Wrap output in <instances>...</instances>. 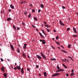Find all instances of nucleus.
<instances>
[{"instance_id": "nucleus-1", "label": "nucleus", "mask_w": 78, "mask_h": 78, "mask_svg": "<svg viewBox=\"0 0 78 78\" xmlns=\"http://www.w3.org/2000/svg\"><path fill=\"white\" fill-rule=\"evenodd\" d=\"M40 54L44 59H47V57H46L45 56V55H44V54L43 53L41 52Z\"/></svg>"}, {"instance_id": "nucleus-2", "label": "nucleus", "mask_w": 78, "mask_h": 78, "mask_svg": "<svg viewBox=\"0 0 78 78\" xmlns=\"http://www.w3.org/2000/svg\"><path fill=\"white\" fill-rule=\"evenodd\" d=\"M59 75V73H54L52 75V76L55 77L56 76H58Z\"/></svg>"}, {"instance_id": "nucleus-3", "label": "nucleus", "mask_w": 78, "mask_h": 78, "mask_svg": "<svg viewBox=\"0 0 78 78\" xmlns=\"http://www.w3.org/2000/svg\"><path fill=\"white\" fill-rule=\"evenodd\" d=\"M59 23L61 25H62V26H64V25H65L64 23H62V21H61V20L60 21Z\"/></svg>"}, {"instance_id": "nucleus-4", "label": "nucleus", "mask_w": 78, "mask_h": 78, "mask_svg": "<svg viewBox=\"0 0 78 78\" xmlns=\"http://www.w3.org/2000/svg\"><path fill=\"white\" fill-rule=\"evenodd\" d=\"M36 57L38 58V59H42V57H41L39 55H37Z\"/></svg>"}, {"instance_id": "nucleus-5", "label": "nucleus", "mask_w": 78, "mask_h": 78, "mask_svg": "<svg viewBox=\"0 0 78 78\" xmlns=\"http://www.w3.org/2000/svg\"><path fill=\"white\" fill-rule=\"evenodd\" d=\"M10 47L11 48V49H12V50H14V47H13V46L12 44H10Z\"/></svg>"}, {"instance_id": "nucleus-6", "label": "nucleus", "mask_w": 78, "mask_h": 78, "mask_svg": "<svg viewBox=\"0 0 78 78\" xmlns=\"http://www.w3.org/2000/svg\"><path fill=\"white\" fill-rule=\"evenodd\" d=\"M16 67L17 68V69H18V70H21V68H20V65H19V66H17Z\"/></svg>"}, {"instance_id": "nucleus-7", "label": "nucleus", "mask_w": 78, "mask_h": 78, "mask_svg": "<svg viewBox=\"0 0 78 78\" xmlns=\"http://www.w3.org/2000/svg\"><path fill=\"white\" fill-rule=\"evenodd\" d=\"M73 31L75 32V33H76V29H75V27H73Z\"/></svg>"}, {"instance_id": "nucleus-8", "label": "nucleus", "mask_w": 78, "mask_h": 78, "mask_svg": "<svg viewBox=\"0 0 78 78\" xmlns=\"http://www.w3.org/2000/svg\"><path fill=\"white\" fill-rule=\"evenodd\" d=\"M46 42H45V40H42V43H43V44H45Z\"/></svg>"}, {"instance_id": "nucleus-9", "label": "nucleus", "mask_w": 78, "mask_h": 78, "mask_svg": "<svg viewBox=\"0 0 78 78\" xmlns=\"http://www.w3.org/2000/svg\"><path fill=\"white\" fill-rule=\"evenodd\" d=\"M44 76H45V77H47V73H46V72H44Z\"/></svg>"}, {"instance_id": "nucleus-10", "label": "nucleus", "mask_w": 78, "mask_h": 78, "mask_svg": "<svg viewBox=\"0 0 78 78\" xmlns=\"http://www.w3.org/2000/svg\"><path fill=\"white\" fill-rule=\"evenodd\" d=\"M10 6L11 8H12V9H14V6H13V5H10Z\"/></svg>"}, {"instance_id": "nucleus-11", "label": "nucleus", "mask_w": 78, "mask_h": 78, "mask_svg": "<svg viewBox=\"0 0 78 78\" xmlns=\"http://www.w3.org/2000/svg\"><path fill=\"white\" fill-rule=\"evenodd\" d=\"M21 73H24L23 68L21 69Z\"/></svg>"}, {"instance_id": "nucleus-12", "label": "nucleus", "mask_w": 78, "mask_h": 78, "mask_svg": "<svg viewBox=\"0 0 78 78\" xmlns=\"http://www.w3.org/2000/svg\"><path fill=\"white\" fill-rule=\"evenodd\" d=\"M7 75V74H6V73H4L3 75H4V77H5V78H6L7 77V76H6Z\"/></svg>"}, {"instance_id": "nucleus-13", "label": "nucleus", "mask_w": 78, "mask_h": 78, "mask_svg": "<svg viewBox=\"0 0 78 78\" xmlns=\"http://www.w3.org/2000/svg\"><path fill=\"white\" fill-rule=\"evenodd\" d=\"M59 70L60 72H64V70L63 69H60Z\"/></svg>"}, {"instance_id": "nucleus-14", "label": "nucleus", "mask_w": 78, "mask_h": 78, "mask_svg": "<svg viewBox=\"0 0 78 78\" xmlns=\"http://www.w3.org/2000/svg\"><path fill=\"white\" fill-rule=\"evenodd\" d=\"M61 51H62L63 52H64V53H67V51H65L64 50H63L62 49L61 50Z\"/></svg>"}, {"instance_id": "nucleus-15", "label": "nucleus", "mask_w": 78, "mask_h": 78, "mask_svg": "<svg viewBox=\"0 0 78 78\" xmlns=\"http://www.w3.org/2000/svg\"><path fill=\"white\" fill-rule=\"evenodd\" d=\"M11 19H12L10 18H8L7 19V21H9V20H11Z\"/></svg>"}, {"instance_id": "nucleus-16", "label": "nucleus", "mask_w": 78, "mask_h": 78, "mask_svg": "<svg viewBox=\"0 0 78 78\" xmlns=\"http://www.w3.org/2000/svg\"><path fill=\"white\" fill-rule=\"evenodd\" d=\"M55 42L56 44H57L58 45H59V44H60V42H57L56 41H55Z\"/></svg>"}, {"instance_id": "nucleus-17", "label": "nucleus", "mask_w": 78, "mask_h": 78, "mask_svg": "<svg viewBox=\"0 0 78 78\" xmlns=\"http://www.w3.org/2000/svg\"><path fill=\"white\" fill-rule=\"evenodd\" d=\"M41 7L42 8H44V5H43V4H41Z\"/></svg>"}, {"instance_id": "nucleus-18", "label": "nucleus", "mask_w": 78, "mask_h": 78, "mask_svg": "<svg viewBox=\"0 0 78 78\" xmlns=\"http://www.w3.org/2000/svg\"><path fill=\"white\" fill-rule=\"evenodd\" d=\"M63 65L64 67H65L66 69L67 68V66H66V65H65V64H63Z\"/></svg>"}, {"instance_id": "nucleus-19", "label": "nucleus", "mask_w": 78, "mask_h": 78, "mask_svg": "<svg viewBox=\"0 0 78 78\" xmlns=\"http://www.w3.org/2000/svg\"><path fill=\"white\" fill-rule=\"evenodd\" d=\"M34 19L35 20H36V21H37V18H36V17H34Z\"/></svg>"}, {"instance_id": "nucleus-20", "label": "nucleus", "mask_w": 78, "mask_h": 78, "mask_svg": "<svg viewBox=\"0 0 78 78\" xmlns=\"http://www.w3.org/2000/svg\"><path fill=\"white\" fill-rule=\"evenodd\" d=\"M75 74V73H72L71 74H70V76H73V75H74V74Z\"/></svg>"}, {"instance_id": "nucleus-21", "label": "nucleus", "mask_w": 78, "mask_h": 78, "mask_svg": "<svg viewBox=\"0 0 78 78\" xmlns=\"http://www.w3.org/2000/svg\"><path fill=\"white\" fill-rule=\"evenodd\" d=\"M68 47L69 48H71V47H70V44H69L68 45Z\"/></svg>"}, {"instance_id": "nucleus-22", "label": "nucleus", "mask_w": 78, "mask_h": 78, "mask_svg": "<svg viewBox=\"0 0 78 78\" xmlns=\"http://www.w3.org/2000/svg\"><path fill=\"white\" fill-rule=\"evenodd\" d=\"M51 61H55L56 58H51Z\"/></svg>"}, {"instance_id": "nucleus-23", "label": "nucleus", "mask_w": 78, "mask_h": 78, "mask_svg": "<svg viewBox=\"0 0 78 78\" xmlns=\"http://www.w3.org/2000/svg\"><path fill=\"white\" fill-rule=\"evenodd\" d=\"M39 34H40V35L41 36V37H42V34H41V33L40 32L39 33Z\"/></svg>"}, {"instance_id": "nucleus-24", "label": "nucleus", "mask_w": 78, "mask_h": 78, "mask_svg": "<svg viewBox=\"0 0 78 78\" xmlns=\"http://www.w3.org/2000/svg\"><path fill=\"white\" fill-rule=\"evenodd\" d=\"M23 55L24 57H26V56H25V53H23Z\"/></svg>"}, {"instance_id": "nucleus-25", "label": "nucleus", "mask_w": 78, "mask_h": 78, "mask_svg": "<svg viewBox=\"0 0 78 78\" xmlns=\"http://www.w3.org/2000/svg\"><path fill=\"white\" fill-rule=\"evenodd\" d=\"M73 37H77V35H73Z\"/></svg>"}, {"instance_id": "nucleus-26", "label": "nucleus", "mask_w": 78, "mask_h": 78, "mask_svg": "<svg viewBox=\"0 0 78 78\" xmlns=\"http://www.w3.org/2000/svg\"><path fill=\"white\" fill-rule=\"evenodd\" d=\"M13 28H14V29H15V30H16V27H15V26L13 25Z\"/></svg>"}, {"instance_id": "nucleus-27", "label": "nucleus", "mask_w": 78, "mask_h": 78, "mask_svg": "<svg viewBox=\"0 0 78 78\" xmlns=\"http://www.w3.org/2000/svg\"><path fill=\"white\" fill-rule=\"evenodd\" d=\"M42 32L43 33V34H45V31H44V30H42Z\"/></svg>"}, {"instance_id": "nucleus-28", "label": "nucleus", "mask_w": 78, "mask_h": 78, "mask_svg": "<svg viewBox=\"0 0 78 78\" xmlns=\"http://www.w3.org/2000/svg\"><path fill=\"white\" fill-rule=\"evenodd\" d=\"M46 29H47L48 32H50V29H47V28H46Z\"/></svg>"}, {"instance_id": "nucleus-29", "label": "nucleus", "mask_w": 78, "mask_h": 78, "mask_svg": "<svg viewBox=\"0 0 78 78\" xmlns=\"http://www.w3.org/2000/svg\"><path fill=\"white\" fill-rule=\"evenodd\" d=\"M31 14H29L28 16V17H29V18H30V17H31Z\"/></svg>"}, {"instance_id": "nucleus-30", "label": "nucleus", "mask_w": 78, "mask_h": 78, "mask_svg": "<svg viewBox=\"0 0 78 78\" xmlns=\"http://www.w3.org/2000/svg\"><path fill=\"white\" fill-rule=\"evenodd\" d=\"M32 27H33L34 28H36V27H35V26H34V25H33V24L32 25Z\"/></svg>"}, {"instance_id": "nucleus-31", "label": "nucleus", "mask_w": 78, "mask_h": 78, "mask_svg": "<svg viewBox=\"0 0 78 78\" xmlns=\"http://www.w3.org/2000/svg\"><path fill=\"white\" fill-rule=\"evenodd\" d=\"M57 68V69H58V70H59V66H58Z\"/></svg>"}, {"instance_id": "nucleus-32", "label": "nucleus", "mask_w": 78, "mask_h": 78, "mask_svg": "<svg viewBox=\"0 0 78 78\" xmlns=\"http://www.w3.org/2000/svg\"><path fill=\"white\" fill-rule=\"evenodd\" d=\"M14 70H16V69H17V67H16L14 68Z\"/></svg>"}, {"instance_id": "nucleus-33", "label": "nucleus", "mask_w": 78, "mask_h": 78, "mask_svg": "<svg viewBox=\"0 0 78 78\" xmlns=\"http://www.w3.org/2000/svg\"><path fill=\"white\" fill-rule=\"evenodd\" d=\"M32 11L33 12H35V10L33 9L32 10Z\"/></svg>"}, {"instance_id": "nucleus-34", "label": "nucleus", "mask_w": 78, "mask_h": 78, "mask_svg": "<svg viewBox=\"0 0 78 78\" xmlns=\"http://www.w3.org/2000/svg\"><path fill=\"white\" fill-rule=\"evenodd\" d=\"M18 51H17L18 53H20V49H18Z\"/></svg>"}, {"instance_id": "nucleus-35", "label": "nucleus", "mask_w": 78, "mask_h": 78, "mask_svg": "<svg viewBox=\"0 0 78 78\" xmlns=\"http://www.w3.org/2000/svg\"><path fill=\"white\" fill-rule=\"evenodd\" d=\"M22 25H25V23H24L23 22H22Z\"/></svg>"}, {"instance_id": "nucleus-36", "label": "nucleus", "mask_w": 78, "mask_h": 78, "mask_svg": "<svg viewBox=\"0 0 78 78\" xmlns=\"http://www.w3.org/2000/svg\"><path fill=\"white\" fill-rule=\"evenodd\" d=\"M23 48H24V49H25V48H26V46H24L23 47Z\"/></svg>"}, {"instance_id": "nucleus-37", "label": "nucleus", "mask_w": 78, "mask_h": 78, "mask_svg": "<svg viewBox=\"0 0 78 78\" xmlns=\"http://www.w3.org/2000/svg\"><path fill=\"white\" fill-rule=\"evenodd\" d=\"M44 26H45V27H48V25L47 24L44 25Z\"/></svg>"}, {"instance_id": "nucleus-38", "label": "nucleus", "mask_w": 78, "mask_h": 78, "mask_svg": "<svg viewBox=\"0 0 78 78\" xmlns=\"http://www.w3.org/2000/svg\"><path fill=\"white\" fill-rule=\"evenodd\" d=\"M24 14H25V15L27 14V12H24Z\"/></svg>"}, {"instance_id": "nucleus-39", "label": "nucleus", "mask_w": 78, "mask_h": 78, "mask_svg": "<svg viewBox=\"0 0 78 78\" xmlns=\"http://www.w3.org/2000/svg\"><path fill=\"white\" fill-rule=\"evenodd\" d=\"M2 70L3 72H5V69H2Z\"/></svg>"}, {"instance_id": "nucleus-40", "label": "nucleus", "mask_w": 78, "mask_h": 78, "mask_svg": "<svg viewBox=\"0 0 78 78\" xmlns=\"http://www.w3.org/2000/svg\"><path fill=\"white\" fill-rule=\"evenodd\" d=\"M60 72V71L59 69V70H57V71H56V72Z\"/></svg>"}, {"instance_id": "nucleus-41", "label": "nucleus", "mask_w": 78, "mask_h": 78, "mask_svg": "<svg viewBox=\"0 0 78 78\" xmlns=\"http://www.w3.org/2000/svg\"><path fill=\"white\" fill-rule=\"evenodd\" d=\"M59 39V37H58L57 36V37H56V39Z\"/></svg>"}, {"instance_id": "nucleus-42", "label": "nucleus", "mask_w": 78, "mask_h": 78, "mask_svg": "<svg viewBox=\"0 0 78 78\" xmlns=\"http://www.w3.org/2000/svg\"><path fill=\"white\" fill-rule=\"evenodd\" d=\"M1 61H2V62L3 61V58H1Z\"/></svg>"}, {"instance_id": "nucleus-43", "label": "nucleus", "mask_w": 78, "mask_h": 78, "mask_svg": "<svg viewBox=\"0 0 78 78\" xmlns=\"http://www.w3.org/2000/svg\"><path fill=\"white\" fill-rule=\"evenodd\" d=\"M36 67H37V68H39V66L38 65H36Z\"/></svg>"}, {"instance_id": "nucleus-44", "label": "nucleus", "mask_w": 78, "mask_h": 78, "mask_svg": "<svg viewBox=\"0 0 78 78\" xmlns=\"http://www.w3.org/2000/svg\"><path fill=\"white\" fill-rule=\"evenodd\" d=\"M62 9H65V7H64V6H62Z\"/></svg>"}, {"instance_id": "nucleus-45", "label": "nucleus", "mask_w": 78, "mask_h": 78, "mask_svg": "<svg viewBox=\"0 0 78 78\" xmlns=\"http://www.w3.org/2000/svg\"><path fill=\"white\" fill-rule=\"evenodd\" d=\"M23 1L21 2L20 4H23Z\"/></svg>"}, {"instance_id": "nucleus-46", "label": "nucleus", "mask_w": 78, "mask_h": 78, "mask_svg": "<svg viewBox=\"0 0 78 78\" xmlns=\"http://www.w3.org/2000/svg\"><path fill=\"white\" fill-rule=\"evenodd\" d=\"M69 30H70V28H67V31H69Z\"/></svg>"}, {"instance_id": "nucleus-47", "label": "nucleus", "mask_w": 78, "mask_h": 78, "mask_svg": "<svg viewBox=\"0 0 78 78\" xmlns=\"http://www.w3.org/2000/svg\"><path fill=\"white\" fill-rule=\"evenodd\" d=\"M19 29H20V28H19V27H18V28H17V30H19Z\"/></svg>"}, {"instance_id": "nucleus-48", "label": "nucleus", "mask_w": 78, "mask_h": 78, "mask_svg": "<svg viewBox=\"0 0 78 78\" xmlns=\"http://www.w3.org/2000/svg\"><path fill=\"white\" fill-rule=\"evenodd\" d=\"M41 12V10H38V12Z\"/></svg>"}, {"instance_id": "nucleus-49", "label": "nucleus", "mask_w": 78, "mask_h": 78, "mask_svg": "<svg viewBox=\"0 0 78 78\" xmlns=\"http://www.w3.org/2000/svg\"><path fill=\"white\" fill-rule=\"evenodd\" d=\"M23 3H25L26 1H23Z\"/></svg>"}, {"instance_id": "nucleus-50", "label": "nucleus", "mask_w": 78, "mask_h": 78, "mask_svg": "<svg viewBox=\"0 0 78 78\" xmlns=\"http://www.w3.org/2000/svg\"><path fill=\"white\" fill-rule=\"evenodd\" d=\"M66 76H69V74L68 73L66 74Z\"/></svg>"}, {"instance_id": "nucleus-51", "label": "nucleus", "mask_w": 78, "mask_h": 78, "mask_svg": "<svg viewBox=\"0 0 78 78\" xmlns=\"http://www.w3.org/2000/svg\"><path fill=\"white\" fill-rule=\"evenodd\" d=\"M39 76H41V74L40 73L39 74Z\"/></svg>"}, {"instance_id": "nucleus-52", "label": "nucleus", "mask_w": 78, "mask_h": 78, "mask_svg": "<svg viewBox=\"0 0 78 78\" xmlns=\"http://www.w3.org/2000/svg\"><path fill=\"white\" fill-rule=\"evenodd\" d=\"M68 58H70V59H71V58H72L71 57H70V56H68Z\"/></svg>"}, {"instance_id": "nucleus-53", "label": "nucleus", "mask_w": 78, "mask_h": 78, "mask_svg": "<svg viewBox=\"0 0 78 78\" xmlns=\"http://www.w3.org/2000/svg\"><path fill=\"white\" fill-rule=\"evenodd\" d=\"M72 72H74V70L73 69H72Z\"/></svg>"}, {"instance_id": "nucleus-54", "label": "nucleus", "mask_w": 78, "mask_h": 78, "mask_svg": "<svg viewBox=\"0 0 78 78\" xmlns=\"http://www.w3.org/2000/svg\"><path fill=\"white\" fill-rule=\"evenodd\" d=\"M69 59H67V60H66L67 62H69Z\"/></svg>"}, {"instance_id": "nucleus-55", "label": "nucleus", "mask_w": 78, "mask_h": 78, "mask_svg": "<svg viewBox=\"0 0 78 78\" xmlns=\"http://www.w3.org/2000/svg\"><path fill=\"white\" fill-rule=\"evenodd\" d=\"M62 61H64V62H65L66 61H65V60H64L62 59Z\"/></svg>"}, {"instance_id": "nucleus-56", "label": "nucleus", "mask_w": 78, "mask_h": 78, "mask_svg": "<svg viewBox=\"0 0 78 78\" xmlns=\"http://www.w3.org/2000/svg\"><path fill=\"white\" fill-rule=\"evenodd\" d=\"M24 46H27V44H24Z\"/></svg>"}, {"instance_id": "nucleus-57", "label": "nucleus", "mask_w": 78, "mask_h": 78, "mask_svg": "<svg viewBox=\"0 0 78 78\" xmlns=\"http://www.w3.org/2000/svg\"><path fill=\"white\" fill-rule=\"evenodd\" d=\"M30 6H33V4H31L30 5Z\"/></svg>"}, {"instance_id": "nucleus-58", "label": "nucleus", "mask_w": 78, "mask_h": 78, "mask_svg": "<svg viewBox=\"0 0 78 78\" xmlns=\"http://www.w3.org/2000/svg\"><path fill=\"white\" fill-rule=\"evenodd\" d=\"M27 70L28 71H29V70H30V69H28V68H27Z\"/></svg>"}, {"instance_id": "nucleus-59", "label": "nucleus", "mask_w": 78, "mask_h": 78, "mask_svg": "<svg viewBox=\"0 0 78 78\" xmlns=\"http://www.w3.org/2000/svg\"><path fill=\"white\" fill-rule=\"evenodd\" d=\"M11 11V10L10 9L9 10V11L10 12V11Z\"/></svg>"}, {"instance_id": "nucleus-60", "label": "nucleus", "mask_w": 78, "mask_h": 78, "mask_svg": "<svg viewBox=\"0 0 78 78\" xmlns=\"http://www.w3.org/2000/svg\"><path fill=\"white\" fill-rule=\"evenodd\" d=\"M36 31H38V29H36Z\"/></svg>"}, {"instance_id": "nucleus-61", "label": "nucleus", "mask_w": 78, "mask_h": 78, "mask_svg": "<svg viewBox=\"0 0 78 78\" xmlns=\"http://www.w3.org/2000/svg\"><path fill=\"white\" fill-rule=\"evenodd\" d=\"M44 24H47V23H46V22H44Z\"/></svg>"}, {"instance_id": "nucleus-62", "label": "nucleus", "mask_w": 78, "mask_h": 78, "mask_svg": "<svg viewBox=\"0 0 78 78\" xmlns=\"http://www.w3.org/2000/svg\"><path fill=\"white\" fill-rule=\"evenodd\" d=\"M71 60H72V61H73V58H71Z\"/></svg>"}, {"instance_id": "nucleus-63", "label": "nucleus", "mask_w": 78, "mask_h": 78, "mask_svg": "<svg viewBox=\"0 0 78 78\" xmlns=\"http://www.w3.org/2000/svg\"><path fill=\"white\" fill-rule=\"evenodd\" d=\"M61 47H62V48H64V46H63L62 45H61Z\"/></svg>"}, {"instance_id": "nucleus-64", "label": "nucleus", "mask_w": 78, "mask_h": 78, "mask_svg": "<svg viewBox=\"0 0 78 78\" xmlns=\"http://www.w3.org/2000/svg\"><path fill=\"white\" fill-rule=\"evenodd\" d=\"M54 32H56V30H54Z\"/></svg>"}]
</instances>
